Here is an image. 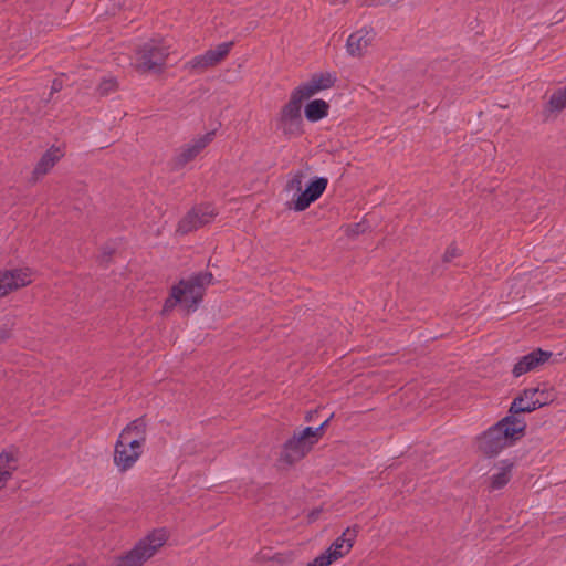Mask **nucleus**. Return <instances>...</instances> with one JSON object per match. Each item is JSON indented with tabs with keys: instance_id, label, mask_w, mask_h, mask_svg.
I'll return each mask as SVG.
<instances>
[{
	"instance_id": "f257e3e1",
	"label": "nucleus",
	"mask_w": 566,
	"mask_h": 566,
	"mask_svg": "<svg viewBox=\"0 0 566 566\" xmlns=\"http://www.w3.org/2000/svg\"><path fill=\"white\" fill-rule=\"evenodd\" d=\"M526 421L522 417L505 416L478 437V449L486 458L497 455L525 436Z\"/></svg>"
},
{
	"instance_id": "f03ea898",
	"label": "nucleus",
	"mask_w": 566,
	"mask_h": 566,
	"mask_svg": "<svg viewBox=\"0 0 566 566\" xmlns=\"http://www.w3.org/2000/svg\"><path fill=\"white\" fill-rule=\"evenodd\" d=\"M167 534L165 530H155L145 538L140 539L134 548L125 555L117 557L113 566H142L147 559L166 543Z\"/></svg>"
},
{
	"instance_id": "7ed1b4c3",
	"label": "nucleus",
	"mask_w": 566,
	"mask_h": 566,
	"mask_svg": "<svg viewBox=\"0 0 566 566\" xmlns=\"http://www.w3.org/2000/svg\"><path fill=\"white\" fill-rule=\"evenodd\" d=\"M213 283L211 272H198L188 279H181L172 289L181 291L180 300L187 312H195L203 300L206 290Z\"/></svg>"
},
{
	"instance_id": "20e7f679",
	"label": "nucleus",
	"mask_w": 566,
	"mask_h": 566,
	"mask_svg": "<svg viewBox=\"0 0 566 566\" xmlns=\"http://www.w3.org/2000/svg\"><path fill=\"white\" fill-rule=\"evenodd\" d=\"M303 98L292 91L289 102L282 107L276 118V127L287 138L300 137L303 130L301 114Z\"/></svg>"
},
{
	"instance_id": "39448f33",
	"label": "nucleus",
	"mask_w": 566,
	"mask_h": 566,
	"mask_svg": "<svg viewBox=\"0 0 566 566\" xmlns=\"http://www.w3.org/2000/svg\"><path fill=\"white\" fill-rule=\"evenodd\" d=\"M136 69L139 72H160L169 55L168 46L161 41L150 40L137 50Z\"/></svg>"
},
{
	"instance_id": "423d86ee",
	"label": "nucleus",
	"mask_w": 566,
	"mask_h": 566,
	"mask_svg": "<svg viewBox=\"0 0 566 566\" xmlns=\"http://www.w3.org/2000/svg\"><path fill=\"white\" fill-rule=\"evenodd\" d=\"M233 41L218 44L214 49H209L203 54L197 55L184 64V70L190 74H202L207 70L220 64L230 53Z\"/></svg>"
},
{
	"instance_id": "0eeeda50",
	"label": "nucleus",
	"mask_w": 566,
	"mask_h": 566,
	"mask_svg": "<svg viewBox=\"0 0 566 566\" xmlns=\"http://www.w3.org/2000/svg\"><path fill=\"white\" fill-rule=\"evenodd\" d=\"M313 446V441L305 434L304 429L295 431L282 446L279 460L287 465H293L301 461L312 450Z\"/></svg>"
},
{
	"instance_id": "6e6552de",
	"label": "nucleus",
	"mask_w": 566,
	"mask_h": 566,
	"mask_svg": "<svg viewBox=\"0 0 566 566\" xmlns=\"http://www.w3.org/2000/svg\"><path fill=\"white\" fill-rule=\"evenodd\" d=\"M214 132H209L190 143L180 147L176 155L169 160L168 166L171 171L182 169L188 163L192 161L212 140Z\"/></svg>"
},
{
	"instance_id": "1a4fd4ad",
	"label": "nucleus",
	"mask_w": 566,
	"mask_h": 566,
	"mask_svg": "<svg viewBox=\"0 0 566 566\" xmlns=\"http://www.w3.org/2000/svg\"><path fill=\"white\" fill-rule=\"evenodd\" d=\"M214 216V210L209 205L195 207L179 221L177 231L187 234L211 222Z\"/></svg>"
},
{
	"instance_id": "9d476101",
	"label": "nucleus",
	"mask_w": 566,
	"mask_h": 566,
	"mask_svg": "<svg viewBox=\"0 0 566 566\" xmlns=\"http://www.w3.org/2000/svg\"><path fill=\"white\" fill-rule=\"evenodd\" d=\"M29 268L0 271V297L32 282Z\"/></svg>"
},
{
	"instance_id": "9b49d317",
	"label": "nucleus",
	"mask_w": 566,
	"mask_h": 566,
	"mask_svg": "<svg viewBox=\"0 0 566 566\" xmlns=\"http://www.w3.org/2000/svg\"><path fill=\"white\" fill-rule=\"evenodd\" d=\"M147 422L145 417L130 421L120 432L117 441H122L130 449L143 450L146 442Z\"/></svg>"
},
{
	"instance_id": "f8f14e48",
	"label": "nucleus",
	"mask_w": 566,
	"mask_h": 566,
	"mask_svg": "<svg viewBox=\"0 0 566 566\" xmlns=\"http://www.w3.org/2000/svg\"><path fill=\"white\" fill-rule=\"evenodd\" d=\"M327 185V178L315 177L312 179L305 190L301 191V193L293 200V209L298 212L307 209L311 203L316 201L324 193Z\"/></svg>"
},
{
	"instance_id": "ddd939ff",
	"label": "nucleus",
	"mask_w": 566,
	"mask_h": 566,
	"mask_svg": "<svg viewBox=\"0 0 566 566\" xmlns=\"http://www.w3.org/2000/svg\"><path fill=\"white\" fill-rule=\"evenodd\" d=\"M336 80V75L329 72L315 73L308 82L301 84L293 92L305 101L318 92L334 86Z\"/></svg>"
},
{
	"instance_id": "4468645a",
	"label": "nucleus",
	"mask_w": 566,
	"mask_h": 566,
	"mask_svg": "<svg viewBox=\"0 0 566 566\" xmlns=\"http://www.w3.org/2000/svg\"><path fill=\"white\" fill-rule=\"evenodd\" d=\"M552 352L543 350L537 348L527 355L520 358V360L514 365L512 369V374L514 377H521L522 375L535 370L541 365L546 363L552 357Z\"/></svg>"
},
{
	"instance_id": "2eb2a0df",
	"label": "nucleus",
	"mask_w": 566,
	"mask_h": 566,
	"mask_svg": "<svg viewBox=\"0 0 566 566\" xmlns=\"http://www.w3.org/2000/svg\"><path fill=\"white\" fill-rule=\"evenodd\" d=\"M375 33L371 30L360 29L352 33L346 42V49L349 55L361 57L367 48L373 43Z\"/></svg>"
},
{
	"instance_id": "dca6fc26",
	"label": "nucleus",
	"mask_w": 566,
	"mask_h": 566,
	"mask_svg": "<svg viewBox=\"0 0 566 566\" xmlns=\"http://www.w3.org/2000/svg\"><path fill=\"white\" fill-rule=\"evenodd\" d=\"M537 389L526 388L518 396H516L509 409L507 416L521 417V413L532 412L538 409L536 402Z\"/></svg>"
},
{
	"instance_id": "f3484780",
	"label": "nucleus",
	"mask_w": 566,
	"mask_h": 566,
	"mask_svg": "<svg viewBox=\"0 0 566 566\" xmlns=\"http://www.w3.org/2000/svg\"><path fill=\"white\" fill-rule=\"evenodd\" d=\"M142 453L143 450L130 449L129 446L117 441L114 450V463L120 472H125L134 467Z\"/></svg>"
},
{
	"instance_id": "a211bd4d",
	"label": "nucleus",
	"mask_w": 566,
	"mask_h": 566,
	"mask_svg": "<svg viewBox=\"0 0 566 566\" xmlns=\"http://www.w3.org/2000/svg\"><path fill=\"white\" fill-rule=\"evenodd\" d=\"M18 468V458L12 451L0 453V483H7Z\"/></svg>"
},
{
	"instance_id": "6ab92c4d",
	"label": "nucleus",
	"mask_w": 566,
	"mask_h": 566,
	"mask_svg": "<svg viewBox=\"0 0 566 566\" xmlns=\"http://www.w3.org/2000/svg\"><path fill=\"white\" fill-rule=\"evenodd\" d=\"M329 105L324 99H313L305 106L304 113L307 120L315 123L328 115Z\"/></svg>"
},
{
	"instance_id": "aec40b11",
	"label": "nucleus",
	"mask_w": 566,
	"mask_h": 566,
	"mask_svg": "<svg viewBox=\"0 0 566 566\" xmlns=\"http://www.w3.org/2000/svg\"><path fill=\"white\" fill-rule=\"evenodd\" d=\"M61 154L56 148H50L46 150L39 163L36 164L33 174L35 176H43L48 174V171L55 165V163L60 159Z\"/></svg>"
},
{
	"instance_id": "412c9836",
	"label": "nucleus",
	"mask_w": 566,
	"mask_h": 566,
	"mask_svg": "<svg viewBox=\"0 0 566 566\" xmlns=\"http://www.w3.org/2000/svg\"><path fill=\"white\" fill-rule=\"evenodd\" d=\"M501 464L500 471L491 476L490 488L492 490H500L504 488L511 480L513 462L510 460H503Z\"/></svg>"
},
{
	"instance_id": "4be33fe9",
	"label": "nucleus",
	"mask_w": 566,
	"mask_h": 566,
	"mask_svg": "<svg viewBox=\"0 0 566 566\" xmlns=\"http://www.w3.org/2000/svg\"><path fill=\"white\" fill-rule=\"evenodd\" d=\"M566 108V85L556 90L546 103L544 111L547 113H560Z\"/></svg>"
},
{
	"instance_id": "5701e85b",
	"label": "nucleus",
	"mask_w": 566,
	"mask_h": 566,
	"mask_svg": "<svg viewBox=\"0 0 566 566\" xmlns=\"http://www.w3.org/2000/svg\"><path fill=\"white\" fill-rule=\"evenodd\" d=\"M348 552L349 551H346V546L338 538H336L332 545L324 553H322V555L327 556L332 564L346 555Z\"/></svg>"
},
{
	"instance_id": "b1692460",
	"label": "nucleus",
	"mask_w": 566,
	"mask_h": 566,
	"mask_svg": "<svg viewBox=\"0 0 566 566\" xmlns=\"http://www.w3.org/2000/svg\"><path fill=\"white\" fill-rule=\"evenodd\" d=\"M536 402L538 408L549 405L556 399L554 390L546 385L543 388L537 387Z\"/></svg>"
},
{
	"instance_id": "393cba45",
	"label": "nucleus",
	"mask_w": 566,
	"mask_h": 566,
	"mask_svg": "<svg viewBox=\"0 0 566 566\" xmlns=\"http://www.w3.org/2000/svg\"><path fill=\"white\" fill-rule=\"evenodd\" d=\"M333 415H331L326 420H324L317 428L306 427L304 428L305 434H307L314 444L318 442V440L323 437L326 427L329 423L331 418Z\"/></svg>"
},
{
	"instance_id": "a878e982",
	"label": "nucleus",
	"mask_w": 566,
	"mask_h": 566,
	"mask_svg": "<svg viewBox=\"0 0 566 566\" xmlns=\"http://www.w3.org/2000/svg\"><path fill=\"white\" fill-rule=\"evenodd\" d=\"M180 294H181V291H179L178 289L171 287L169 297L166 298V301L164 303L163 314H167V313L171 312L177 304L182 305V301L180 300Z\"/></svg>"
},
{
	"instance_id": "bb28decb",
	"label": "nucleus",
	"mask_w": 566,
	"mask_h": 566,
	"mask_svg": "<svg viewBox=\"0 0 566 566\" xmlns=\"http://www.w3.org/2000/svg\"><path fill=\"white\" fill-rule=\"evenodd\" d=\"M359 527L354 525L353 527H347L343 534L337 537L345 546L346 551H350L354 545L355 538L358 534Z\"/></svg>"
},
{
	"instance_id": "cd10ccee",
	"label": "nucleus",
	"mask_w": 566,
	"mask_h": 566,
	"mask_svg": "<svg viewBox=\"0 0 566 566\" xmlns=\"http://www.w3.org/2000/svg\"><path fill=\"white\" fill-rule=\"evenodd\" d=\"M117 88V81L114 77L104 78L98 87L97 92L101 96H106L112 92H115Z\"/></svg>"
},
{
	"instance_id": "c85d7f7f",
	"label": "nucleus",
	"mask_w": 566,
	"mask_h": 566,
	"mask_svg": "<svg viewBox=\"0 0 566 566\" xmlns=\"http://www.w3.org/2000/svg\"><path fill=\"white\" fill-rule=\"evenodd\" d=\"M460 255H461L460 250L457 248V245H455L454 243H451V244L447 248V250H446V252H444V254H443V256H442V261H443L444 263H449V262H451L454 258L460 256Z\"/></svg>"
},
{
	"instance_id": "c756f323",
	"label": "nucleus",
	"mask_w": 566,
	"mask_h": 566,
	"mask_svg": "<svg viewBox=\"0 0 566 566\" xmlns=\"http://www.w3.org/2000/svg\"><path fill=\"white\" fill-rule=\"evenodd\" d=\"M302 179H303V174L301 171H298L297 174L294 175V177L287 182V189L289 190H296V191H301L302 189Z\"/></svg>"
},
{
	"instance_id": "7c9ffc66",
	"label": "nucleus",
	"mask_w": 566,
	"mask_h": 566,
	"mask_svg": "<svg viewBox=\"0 0 566 566\" xmlns=\"http://www.w3.org/2000/svg\"><path fill=\"white\" fill-rule=\"evenodd\" d=\"M331 565V559L327 556H323L322 554L315 557L312 562H310L306 566H328Z\"/></svg>"
},
{
	"instance_id": "2f4dec72",
	"label": "nucleus",
	"mask_w": 566,
	"mask_h": 566,
	"mask_svg": "<svg viewBox=\"0 0 566 566\" xmlns=\"http://www.w3.org/2000/svg\"><path fill=\"white\" fill-rule=\"evenodd\" d=\"M11 337V329L7 324L0 326V343L6 342Z\"/></svg>"
},
{
	"instance_id": "473e14b6",
	"label": "nucleus",
	"mask_w": 566,
	"mask_h": 566,
	"mask_svg": "<svg viewBox=\"0 0 566 566\" xmlns=\"http://www.w3.org/2000/svg\"><path fill=\"white\" fill-rule=\"evenodd\" d=\"M62 90V81L61 80H54L51 86V93H56Z\"/></svg>"
},
{
	"instance_id": "72a5a7b5",
	"label": "nucleus",
	"mask_w": 566,
	"mask_h": 566,
	"mask_svg": "<svg viewBox=\"0 0 566 566\" xmlns=\"http://www.w3.org/2000/svg\"><path fill=\"white\" fill-rule=\"evenodd\" d=\"M112 254H113V250H109V251H104L103 252V256H102V261L103 262H108L112 258Z\"/></svg>"
},
{
	"instance_id": "f704fd0d",
	"label": "nucleus",
	"mask_w": 566,
	"mask_h": 566,
	"mask_svg": "<svg viewBox=\"0 0 566 566\" xmlns=\"http://www.w3.org/2000/svg\"><path fill=\"white\" fill-rule=\"evenodd\" d=\"M317 413V410H314V411H308L305 416V420L306 421H311L314 417V415Z\"/></svg>"
},
{
	"instance_id": "c9c22d12",
	"label": "nucleus",
	"mask_w": 566,
	"mask_h": 566,
	"mask_svg": "<svg viewBox=\"0 0 566 566\" xmlns=\"http://www.w3.org/2000/svg\"><path fill=\"white\" fill-rule=\"evenodd\" d=\"M348 1H349V0H329V2H331L332 4H335V3H343V4H345V3H347Z\"/></svg>"
},
{
	"instance_id": "e433bc0d",
	"label": "nucleus",
	"mask_w": 566,
	"mask_h": 566,
	"mask_svg": "<svg viewBox=\"0 0 566 566\" xmlns=\"http://www.w3.org/2000/svg\"><path fill=\"white\" fill-rule=\"evenodd\" d=\"M7 483H0V490L6 486Z\"/></svg>"
}]
</instances>
